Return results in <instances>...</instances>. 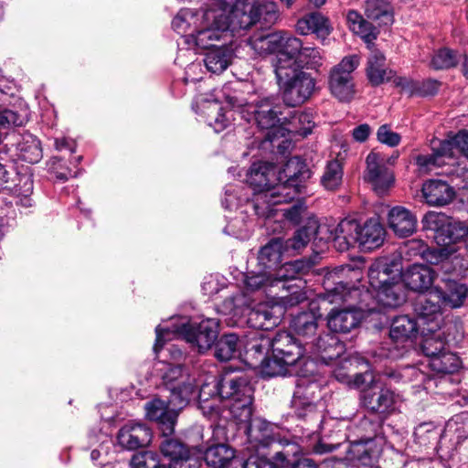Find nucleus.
Wrapping results in <instances>:
<instances>
[{"mask_svg": "<svg viewBox=\"0 0 468 468\" xmlns=\"http://www.w3.org/2000/svg\"><path fill=\"white\" fill-rule=\"evenodd\" d=\"M263 9L274 13V5L262 0H210L202 15L201 28L184 37L187 48L208 50L226 43L229 33L238 34L255 24Z\"/></svg>", "mask_w": 468, "mask_h": 468, "instance_id": "1", "label": "nucleus"}, {"mask_svg": "<svg viewBox=\"0 0 468 468\" xmlns=\"http://www.w3.org/2000/svg\"><path fill=\"white\" fill-rule=\"evenodd\" d=\"M277 167L269 163H254L247 173L246 181L250 186L241 183L229 184L225 187L223 206L228 209H240V213L258 218L272 216V207L279 203L271 201L268 196L260 199V196L271 193L279 184Z\"/></svg>", "mask_w": 468, "mask_h": 468, "instance_id": "2", "label": "nucleus"}, {"mask_svg": "<svg viewBox=\"0 0 468 468\" xmlns=\"http://www.w3.org/2000/svg\"><path fill=\"white\" fill-rule=\"evenodd\" d=\"M249 351L259 356H265L261 361V371L266 377H277L298 373L295 367L303 364L314 367L311 359L304 357L305 348L287 331H279L272 338L257 335Z\"/></svg>", "mask_w": 468, "mask_h": 468, "instance_id": "3", "label": "nucleus"}, {"mask_svg": "<svg viewBox=\"0 0 468 468\" xmlns=\"http://www.w3.org/2000/svg\"><path fill=\"white\" fill-rule=\"evenodd\" d=\"M196 395L192 399H198L201 408L215 410V403H207L213 400H226L229 410L234 419L248 420L251 413L252 388L248 378L243 376H226L218 381L214 376L207 377L197 391L195 383Z\"/></svg>", "mask_w": 468, "mask_h": 468, "instance_id": "4", "label": "nucleus"}, {"mask_svg": "<svg viewBox=\"0 0 468 468\" xmlns=\"http://www.w3.org/2000/svg\"><path fill=\"white\" fill-rule=\"evenodd\" d=\"M218 321L214 318H207L197 324L190 323L187 317L173 316L156 326L154 351L158 355L166 341L182 337L199 353H205L218 339Z\"/></svg>", "mask_w": 468, "mask_h": 468, "instance_id": "5", "label": "nucleus"}, {"mask_svg": "<svg viewBox=\"0 0 468 468\" xmlns=\"http://www.w3.org/2000/svg\"><path fill=\"white\" fill-rule=\"evenodd\" d=\"M289 261L277 267L273 271H251L244 280L247 292H262L285 307H292L306 299L301 285L289 283L298 277L294 268H289Z\"/></svg>", "mask_w": 468, "mask_h": 468, "instance_id": "6", "label": "nucleus"}, {"mask_svg": "<svg viewBox=\"0 0 468 468\" xmlns=\"http://www.w3.org/2000/svg\"><path fill=\"white\" fill-rule=\"evenodd\" d=\"M278 304L259 303L251 306L247 295L238 292L224 300L220 312L228 316L227 323L230 326L247 324L257 330H270L281 321L282 312Z\"/></svg>", "mask_w": 468, "mask_h": 468, "instance_id": "7", "label": "nucleus"}, {"mask_svg": "<svg viewBox=\"0 0 468 468\" xmlns=\"http://www.w3.org/2000/svg\"><path fill=\"white\" fill-rule=\"evenodd\" d=\"M226 101L236 108L243 119L248 122L254 120L260 129L268 130L266 140L275 141L285 112L278 98L251 95L246 99L235 94L226 96Z\"/></svg>", "mask_w": 468, "mask_h": 468, "instance_id": "8", "label": "nucleus"}, {"mask_svg": "<svg viewBox=\"0 0 468 468\" xmlns=\"http://www.w3.org/2000/svg\"><path fill=\"white\" fill-rule=\"evenodd\" d=\"M345 422H336V431L328 436L330 441L321 440L314 448L316 453L332 452L341 445L342 441H348L346 459L350 462H357L363 465H368L377 460L382 451V444L376 441H362L353 438L342 432L341 428L346 427Z\"/></svg>", "mask_w": 468, "mask_h": 468, "instance_id": "9", "label": "nucleus"}, {"mask_svg": "<svg viewBox=\"0 0 468 468\" xmlns=\"http://www.w3.org/2000/svg\"><path fill=\"white\" fill-rule=\"evenodd\" d=\"M311 176V172L304 161L299 156L291 157L282 170H277L278 185L271 192L260 196L264 198L272 197L274 203H287L293 200L302 192L303 183Z\"/></svg>", "mask_w": 468, "mask_h": 468, "instance_id": "10", "label": "nucleus"}, {"mask_svg": "<svg viewBox=\"0 0 468 468\" xmlns=\"http://www.w3.org/2000/svg\"><path fill=\"white\" fill-rule=\"evenodd\" d=\"M154 371L171 391L170 403L174 406L183 408L196 395V378L183 366L160 360L154 364Z\"/></svg>", "mask_w": 468, "mask_h": 468, "instance_id": "11", "label": "nucleus"}, {"mask_svg": "<svg viewBox=\"0 0 468 468\" xmlns=\"http://www.w3.org/2000/svg\"><path fill=\"white\" fill-rule=\"evenodd\" d=\"M284 104L289 108L305 102L312 95L315 81L308 73L296 68L274 70Z\"/></svg>", "mask_w": 468, "mask_h": 468, "instance_id": "12", "label": "nucleus"}, {"mask_svg": "<svg viewBox=\"0 0 468 468\" xmlns=\"http://www.w3.org/2000/svg\"><path fill=\"white\" fill-rule=\"evenodd\" d=\"M351 298H360V309L368 313L379 312L383 308H396L405 302L406 295L401 281L374 291L353 288L348 291Z\"/></svg>", "mask_w": 468, "mask_h": 468, "instance_id": "13", "label": "nucleus"}, {"mask_svg": "<svg viewBox=\"0 0 468 468\" xmlns=\"http://www.w3.org/2000/svg\"><path fill=\"white\" fill-rule=\"evenodd\" d=\"M298 373H292V375H299L300 378L297 380L296 388L293 393L292 399V408L294 410L295 415L299 419H320L321 415L317 411L316 401L321 397V388L319 383L311 380L306 378V372H312V369L303 371L297 370Z\"/></svg>", "mask_w": 468, "mask_h": 468, "instance_id": "14", "label": "nucleus"}, {"mask_svg": "<svg viewBox=\"0 0 468 468\" xmlns=\"http://www.w3.org/2000/svg\"><path fill=\"white\" fill-rule=\"evenodd\" d=\"M354 287H348L347 284L340 282L332 291L334 302L335 297H339L344 302L356 301V306L353 309L332 310L327 315V326L334 333L346 334L355 328L363 318V313H368L360 309V298H351L348 291Z\"/></svg>", "mask_w": 468, "mask_h": 468, "instance_id": "15", "label": "nucleus"}, {"mask_svg": "<svg viewBox=\"0 0 468 468\" xmlns=\"http://www.w3.org/2000/svg\"><path fill=\"white\" fill-rule=\"evenodd\" d=\"M420 326L415 319L408 315L396 317L389 330L392 346L388 347L386 356L392 359L402 357L413 346Z\"/></svg>", "mask_w": 468, "mask_h": 468, "instance_id": "16", "label": "nucleus"}, {"mask_svg": "<svg viewBox=\"0 0 468 468\" xmlns=\"http://www.w3.org/2000/svg\"><path fill=\"white\" fill-rule=\"evenodd\" d=\"M358 63V57H346L331 71L329 88L332 94L340 101H349L354 97L351 73L356 69Z\"/></svg>", "mask_w": 468, "mask_h": 468, "instance_id": "17", "label": "nucleus"}, {"mask_svg": "<svg viewBox=\"0 0 468 468\" xmlns=\"http://www.w3.org/2000/svg\"><path fill=\"white\" fill-rule=\"evenodd\" d=\"M250 413L248 420L235 419L239 425V429L243 428L248 437V449L259 451L261 448H266L279 438V428L270 422L260 418L251 419Z\"/></svg>", "mask_w": 468, "mask_h": 468, "instance_id": "18", "label": "nucleus"}, {"mask_svg": "<svg viewBox=\"0 0 468 468\" xmlns=\"http://www.w3.org/2000/svg\"><path fill=\"white\" fill-rule=\"evenodd\" d=\"M365 180L368 182L378 196L386 195L393 186V171L387 165L386 159L379 154L371 152L366 159Z\"/></svg>", "mask_w": 468, "mask_h": 468, "instance_id": "19", "label": "nucleus"}, {"mask_svg": "<svg viewBox=\"0 0 468 468\" xmlns=\"http://www.w3.org/2000/svg\"><path fill=\"white\" fill-rule=\"evenodd\" d=\"M360 399L368 410L388 415L395 411L399 396L378 381L365 389Z\"/></svg>", "mask_w": 468, "mask_h": 468, "instance_id": "20", "label": "nucleus"}, {"mask_svg": "<svg viewBox=\"0 0 468 468\" xmlns=\"http://www.w3.org/2000/svg\"><path fill=\"white\" fill-rule=\"evenodd\" d=\"M423 353L431 357L430 366L438 373L451 374L461 366L460 358L452 352L446 350L444 342L441 339L426 337L422 343Z\"/></svg>", "mask_w": 468, "mask_h": 468, "instance_id": "21", "label": "nucleus"}, {"mask_svg": "<svg viewBox=\"0 0 468 468\" xmlns=\"http://www.w3.org/2000/svg\"><path fill=\"white\" fill-rule=\"evenodd\" d=\"M359 224L355 219L345 218L337 225L321 224V240L332 241L340 251L348 250L357 243Z\"/></svg>", "mask_w": 468, "mask_h": 468, "instance_id": "22", "label": "nucleus"}, {"mask_svg": "<svg viewBox=\"0 0 468 468\" xmlns=\"http://www.w3.org/2000/svg\"><path fill=\"white\" fill-rule=\"evenodd\" d=\"M439 301L435 298L432 289L429 295L419 296L414 303V311L423 326V334L436 333L441 329L443 315Z\"/></svg>", "mask_w": 468, "mask_h": 468, "instance_id": "23", "label": "nucleus"}, {"mask_svg": "<svg viewBox=\"0 0 468 468\" xmlns=\"http://www.w3.org/2000/svg\"><path fill=\"white\" fill-rule=\"evenodd\" d=\"M181 408L174 406L170 403L155 398L144 406L145 415L151 420L156 421L160 425V429L165 437L174 432L175 425L178 416V410Z\"/></svg>", "mask_w": 468, "mask_h": 468, "instance_id": "24", "label": "nucleus"}, {"mask_svg": "<svg viewBox=\"0 0 468 468\" xmlns=\"http://www.w3.org/2000/svg\"><path fill=\"white\" fill-rule=\"evenodd\" d=\"M427 261L438 265L443 277L460 280L468 271V260L459 254H450L446 249H435L427 254Z\"/></svg>", "mask_w": 468, "mask_h": 468, "instance_id": "25", "label": "nucleus"}, {"mask_svg": "<svg viewBox=\"0 0 468 468\" xmlns=\"http://www.w3.org/2000/svg\"><path fill=\"white\" fill-rule=\"evenodd\" d=\"M367 276L370 291H374L401 281V268L388 259H379L370 265Z\"/></svg>", "mask_w": 468, "mask_h": 468, "instance_id": "26", "label": "nucleus"}, {"mask_svg": "<svg viewBox=\"0 0 468 468\" xmlns=\"http://www.w3.org/2000/svg\"><path fill=\"white\" fill-rule=\"evenodd\" d=\"M441 282L444 289L437 286L433 288L435 298L452 309L462 307L468 299L467 285L451 277H441Z\"/></svg>", "mask_w": 468, "mask_h": 468, "instance_id": "27", "label": "nucleus"}, {"mask_svg": "<svg viewBox=\"0 0 468 468\" xmlns=\"http://www.w3.org/2000/svg\"><path fill=\"white\" fill-rule=\"evenodd\" d=\"M152 439L151 430L144 424L129 421L119 431L117 441L124 449L136 450L148 445Z\"/></svg>", "mask_w": 468, "mask_h": 468, "instance_id": "28", "label": "nucleus"}, {"mask_svg": "<svg viewBox=\"0 0 468 468\" xmlns=\"http://www.w3.org/2000/svg\"><path fill=\"white\" fill-rule=\"evenodd\" d=\"M207 466L211 468H228L231 464L243 468L246 461L235 455V450L225 443H218L207 447L205 451L199 450Z\"/></svg>", "mask_w": 468, "mask_h": 468, "instance_id": "29", "label": "nucleus"}, {"mask_svg": "<svg viewBox=\"0 0 468 468\" xmlns=\"http://www.w3.org/2000/svg\"><path fill=\"white\" fill-rule=\"evenodd\" d=\"M436 277V272L425 264H412L403 273L401 279L405 285L412 291L423 292L431 288Z\"/></svg>", "mask_w": 468, "mask_h": 468, "instance_id": "30", "label": "nucleus"}, {"mask_svg": "<svg viewBox=\"0 0 468 468\" xmlns=\"http://www.w3.org/2000/svg\"><path fill=\"white\" fill-rule=\"evenodd\" d=\"M302 40L282 32V42L273 59L274 70L282 68H296V59L303 49Z\"/></svg>", "mask_w": 468, "mask_h": 468, "instance_id": "31", "label": "nucleus"}, {"mask_svg": "<svg viewBox=\"0 0 468 468\" xmlns=\"http://www.w3.org/2000/svg\"><path fill=\"white\" fill-rule=\"evenodd\" d=\"M309 348L320 355L324 364H330L344 354L345 347L338 337L332 334H324L309 342Z\"/></svg>", "mask_w": 468, "mask_h": 468, "instance_id": "32", "label": "nucleus"}, {"mask_svg": "<svg viewBox=\"0 0 468 468\" xmlns=\"http://www.w3.org/2000/svg\"><path fill=\"white\" fill-rule=\"evenodd\" d=\"M370 54L367 58L366 72L369 82L373 86H378L385 81L391 80L394 71L389 69L386 65V58L382 52L374 48L371 45Z\"/></svg>", "mask_w": 468, "mask_h": 468, "instance_id": "33", "label": "nucleus"}, {"mask_svg": "<svg viewBox=\"0 0 468 468\" xmlns=\"http://www.w3.org/2000/svg\"><path fill=\"white\" fill-rule=\"evenodd\" d=\"M314 122L311 113L289 110L284 112L280 132L305 137L312 133Z\"/></svg>", "mask_w": 468, "mask_h": 468, "instance_id": "34", "label": "nucleus"}, {"mask_svg": "<svg viewBox=\"0 0 468 468\" xmlns=\"http://www.w3.org/2000/svg\"><path fill=\"white\" fill-rule=\"evenodd\" d=\"M388 227L400 238L410 236L417 228V218L409 209L397 206L388 215Z\"/></svg>", "mask_w": 468, "mask_h": 468, "instance_id": "35", "label": "nucleus"}, {"mask_svg": "<svg viewBox=\"0 0 468 468\" xmlns=\"http://www.w3.org/2000/svg\"><path fill=\"white\" fill-rule=\"evenodd\" d=\"M321 224L315 219H310L307 224L295 231L294 235L284 241V250L292 252H299L303 250L312 239L321 240L320 233Z\"/></svg>", "mask_w": 468, "mask_h": 468, "instance_id": "36", "label": "nucleus"}, {"mask_svg": "<svg viewBox=\"0 0 468 468\" xmlns=\"http://www.w3.org/2000/svg\"><path fill=\"white\" fill-rule=\"evenodd\" d=\"M339 422L346 423V427L341 428V430L342 432H346V435H353V438L362 441H376L380 444L384 442L383 437L378 435L380 429V423L378 421L372 420L367 417H363L353 426H349L346 420H340Z\"/></svg>", "mask_w": 468, "mask_h": 468, "instance_id": "37", "label": "nucleus"}, {"mask_svg": "<svg viewBox=\"0 0 468 468\" xmlns=\"http://www.w3.org/2000/svg\"><path fill=\"white\" fill-rule=\"evenodd\" d=\"M422 195L430 206L441 207L453 199L454 192L445 182L430 180L423 184Z\"/></svg>", "mask_w": 468, "mask_h": 468, "instance_id": "38", "label": "nucleus"}, {"mask_svg": "<svg viewBox=\"0 0 468 468\" xmlns=\"http://www.w3.org/2000/svg\"><path fill=\"white\" fill-rule=\"evenodd\" d=\"M233 58V50L226 43L207 50L204 54V64L207 71L220 74L230 65Z\"/></svg>", "mask_w": 468, "mask_h": 468, "instance_id": "39", "label": "nucleus"}, {"mask_svg": "<svg viewBox=\"0 0 468 468\" xmlns=\"http://www.w3.org/2000/svg\"><path fill=\"white\" fill-rule=\"evenodd\" d=\"M385 229L378 219L370 218L361 227L359 225L357 244L364 250H373L382 245Z\"/></svg>", "mask_w": 468, "mask_h": 468, "instance_id": "40", "label": "nucleus"}, {"mask_svg": "<svg viewBox=\"0 0 468 468\" xmlns=\"http://www.w3.org/2000/svg\"><path fill=\"white\" fill-rule=\"evenodd\" d=\"M296 30L301 35L315 34L320 38H325L332 31V26L327 17L318 12L306 15L299 19Z\"/></svg>", "mask_w": 468, "mask_h": 468, "instance_id": "41", "label": "nucleus"}, {"mask_svg": "<svg viewBox=\"0 0 468 468\" xmlns=\"http://www.w3.org/2000/svg\"><path fill=\"white\" fill-rule=\"evenodd\" d=\"M11 183V188H7L17 199L16 202L24 207L32 206L31 195L33 193L32 174L27 168L24 172L16 174V178Z\"/></svg>", "mask_w": 468, "mask_h": 468, "instance_id": "42", "label": "nucleus"}, {"mask_svg": "<svg viewBox=\"0 0 468 468\" xmlns=\"http://www.w3.org/2000/svg\"><path fill=\"white\" fill-rule=\"evenodd\" d=\"M282 42V32L255 33L248 39V44L259 55L278 53Z\"/></svg>", "mask_w": 468, "mask_h": 468, "instance_id": "43", "label": "nucleus"}, {"mask_svg": "<svg viewBox=\"0 0 468 468\" xmlns=\"http://www.w3.org/2000/svg\"><path fill=\"white\" fill-rule=\"evenodd\" d=\"M292 331L304 341V345H309V339H313L317 331V316L313 312H303L295 315L290 324Z\"/></svg>", "mask_w": 468, "mask_h": 468, "instance_id": "44", "label": "nucleus"}, {"mask_svg": "<svg viewBox=\"0 0 468 468\" xmlns=\"http://www.w3.org/2000/svg\"><path fill=\"white\" fill-rule=\"evenodd\" d=\"M29 116L30 111L25 102L12 108H0V129L9 130L23 126L29 120Z\"/></svg>", "mask_w": 468, "mask_h": 468, "instance_id": "45", "label": "nucleus"}, {"mask_svg": "<svg viewBox=\"0 0 468 468\" xmlns=\"http://www.w3.org/2000/svg\"><path fill=\"white\" fill-rule=\"evenodd\" d=\"M346 22L350 30L360 36L367 44L368 48L373 45V41L377 38L378 32L371 23L365 20L363 16L355 10L348 11Z\"/></svg>", "mask_w": 468, "mask_h": 468, "instance_id": "46", "label": "nucleus"}, {"mask_svg": "<svg viewBox=\"0 0 468 468\" xmlns=\"http://www.w3.org/2000/svg\"><path fill=\"white\" fill-rule=\"evenodd\" d=\"M346 22L350 30L360 36L367 44L368 48L373 45V41L377 38L378 32L371 23L365 20L363 16L355 10L348 11Z\"/></svg>", "mask_w": 468, "mask_h": 468, "instance_id": "47", "label": "nucleus"}, {"mask_svg": "<svg viewBox=\"0 0 468 468\" xmlns=\"http://www.w3.org/2000/svg\"><path fill=\"white\" fill-rule=\"evenodd\" d=\"M282 249H284V242L280 239H271L261 249L258 261L259 264L263 268L261 271H273L278 267Z\"/></svg>", "mask_w": 468, "mask_h": 468, "instance_id": "48", "label": "nucleus"}, {"mask_svg": "<svg viewBox=\"0 0 468 468\" xmlns=\"http://www.w3.org/2000/svg\"><path fill=\"white\" fill-rule=\"evenodd\" d=\"M17 156L21 160L35 164L42 158L40 142L32 134H24L16 144Z\"/></svg>", "mask_w": 468, "mask_h": 468, "instance_id": "49", "label": "nucleus"}, {"mask_svg": "<svg viewBox=\"0 0 468 468\" xmlns=\"http://www.w3.org/2000/svg\"><path fill=\"white\" fill-rule=\"evenodd\" d=\"M207 114V122L216 133L223 131L229 123V118L226 116L223 107L218 99L207 101L203 105Z\"/></svg>", "mask_w": 468, "mask_h": 468, "instance_id": "50", "label": "nucleus"}, {"mask_svg": "<svg viewBox=\"0 0 468 468\" xmlns=\"http://www.w3.org/2000/svg\"><path fill=\"white\" fill-rule=\"evenodd\" d=\"M365 14L367 18L379 21V25H389L393 21L391 7L386 0H367Z\"/></svg>", "mask_w": 468, "mask_h": 468, "instance_id": "51", "label": "nucleus"}, {"mask_svg": "<svg viewBox=\"0 0 468 468\" xmlns=\"http://www.w3.org/2000/svg\"><path fill=\"white\" fill-rule=\"evenodd\" d=\"M199 16L191 9L184 8L181 9L172 21L173 29L179 35H181L182 40L184 41L185 36H189L190 33L196 30Z\"/></svg>", "mask_w": 468, "mask_h": 468, "instance_id": "52", "label": "nucleus"}, {"mask_svg": "<svg viewBox=\"0 0 468 468\" xmlns=\"http://www.w3.org/2000/svg\"><path fill=\"white\" fill-rule=\"evenodd\" d=\"M239 340L237 335H225L216 344L215 356L218 360L228 361L239 355Z\"/></svg>", "mask_w": 468, "mask_h": 468, "instance_id": "53", "label": "nucleus"}, {"mask_svg": "<svg viewBox=\"0 0 468 468\" xmlns=\"http://www.w3.org/2000/svg\"><path fill=\"white\" fill-rule=\"evenodd\" d=\"M442 325V332L431 333L430 337L442 340L445 346L457 344L463 338V327L459 319L443 322Z\"/></svg>", "mask_w": 468, "mask_h": 468, "instance_id": "54", "label": "nucleus"}, {"mask_svg": "<svg viewBox=\"0 0 468 468\" xmlns=\"http://www.w3.org/2000/svg\"><path fill=\"white\" fill-rule=\"evenodd\" d=\"M277 442L283 446L282 451H278L272 459H269L271 463L277 468H287L292 463V457L296 456L300 452V446L295 442H291L287 439L278 438Z\"/></svg>", "mask_w": 468, "mask_h": 468, "instance_id": "55", "label": "nucleus"}, {"mask_svg": "<svg viewBox=\"0 0 468 468\" xmlns=\"http://www.w3.org/2000/svg\"><path fill=\"white\" fill-rule=\"evenodd\" d=\"M160 451L165 457L172 462L185 461L188 459L189 450L180 441L165 438L160 444Z\"/></svg>", "mask_w": 468, "mask_h": 468, "instance_id": "56", "label": "nucleus"}, {"mask_svg": "<svg viewBox=\"0 0 468 468\" xmlns=\"http://www.w3.org/2000/svg\"><path fill=\"white\" fill-rule=\"evenodd\" d=\"M324 55L322 51L312 46L303 47L296 59V67L300 69L306 68L317 69L323 65Z\"/></svg>", "mask_w": 468, "mask_h": 468, "instance_id": "57", "label": "nucleus"}, {"mask_svg": "<svg viewBox=\"0 0 468 468\" xmlns=\"http://www.w3.org/2000/svg\"><path fill=\"white\" fill-rule=\"evenodd\" d=\"M359 364L357 356H340L339 358L333 360L329 365L334 366L333 375L342 383L347 384L351 381V375L349 374L351 368L356 367Z\"/></svg>", "mask_w": 468, "mask_h": 468, "instance_id": "58", "label": "nucleus"}, {"mask_svg": "<svg viewBox=\"0 0 468 468\" xmlns=\"http://www.w3.org/2000/svg\"><path fill=\"white\" fill-rule=\"evenodd\" d=\"M343 168L337 160L328 162L321 178L322 185L328 190L336 189L342 182Z\"/></svg>", "mask_w": 468, "mask_h": 468, "instance_id": "59", "label": "nucleus"}, {"mask_svg": "<svg viewBox=\"0 0 468 468\" xmlns=\"http://www.w3.org/2000/svg\"><path fill=\"white\" fill-rule=\"evenodd\" d=\"M455 51L450 48H441L432 56L431 66L435 69H445L456 66L460 59Z\"/></svg>", "mask_w": 468, "mask_h": 468, "instance_id": "60", "label": "nucleus"}, {"mask_svg": "<svg viewBox=\"0 0 468 468\" xmlns=\"http://www.w3.org/2000/svg\"><path fill=\"white\" fill-rule=\"evenodd\" d=\"M448 241L447 243H456L463 240L468 235V226L462 221H452L441 230Z\"/></svg>", "mask_w": 468, "mask_h": 468, "instance_id": "61", "label": "nucleus"}, {"mask_svg": "<svg viewBox=\"0 0 468 468\" xmlns=\"http://www.w3.org/2000/svg\"><path fill=\"white\" fill-rule=\"evenodd\" d=\"M48 166L50 174H53L55 177L60 181H66L69 177H74L78 175V172H73L69 169L66 165V163L58 157H52L48 161Z\"/></svg>", "mask_w": 468, "mask_h": 468, "instance_id": "62", "label": "nucleus"}, {"mask_svg": "<svg viewBox=\"0 0 468 468\" xmlns=\"http://www.w3.org/2000/svg\"><path fill=\"white\" fill-rule=\"evenodd\" d=\"M157 453L148 451L134 454L131 460V468H157L158 467Z\"/></svg>", "mask_w": 468, "mask_h": 468, "instance_id": "63", "label": "nucleus"}, {"mask_svg": "<svg viewBox=\"0 0 468 468\" xmlns=\"http://www.w3.org/2000/svg\"><path fill=\"white\" fill-rule=\"evenodd\" d=\"M445 432H453L457 442H460L468 437V421H463V416H455L447 422Z\"/></svg>", "mask_w": 468, "mask_h": 468, "instance_id": "64", "label": "nucleus"}]
</instances>
